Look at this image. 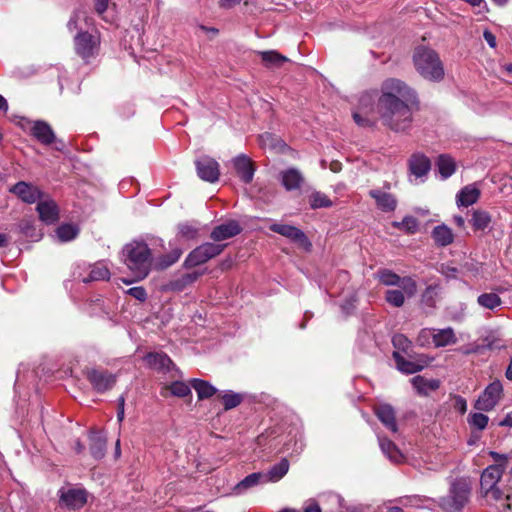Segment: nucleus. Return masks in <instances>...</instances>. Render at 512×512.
<instances>
[{
	"label": "nucleus",
	"instance_id": "1",
	"mask_svg": "<svg viewBox=\"0 0 512 512\" xmlns=\"http://www.w3.org/2000/svg\"><path fill=\"white\" fill-rule=\"evenodd\" d=\"M419 109L417 90L400 78L387 77L378 89L360 94L353 119L361 127H373L378 119L395 133H408Z\"/></svg>",
	"mask_w": 512,
	"mask_h": 512
},
{
	"label": "nucleus",
	"instance_id": "2",
	"mask_svg": "<svg viewBox=\"0 0 512 512\" xmlns=\"http://www.w3.org/2000/svg\"><path fill=\"white\" fill-rule=\"evenodd\" d=\"M125 264L135 276V280L144 279L151 268V250L145 242L132 241L122 251Z\"/></svg>",
	"mask_w": 512,
	"mask_h": 512
},
{
	"label": "nucleus",
	"instance_id": "3",
	"mask_svg": "<svg viewBox=\"0 0 512 512\" xmlns=\"http://www.w3.org/2000/svg\"><path fill=\"white\" fill-rule=\"evenodd\" d=\"M416 71L429 81L438 82L444 78V67L438 54L429 48L418 47L413 54Z\"/></svg>",
	"mask_w": 512,
	"mask_h": 512
},
{
	"label": "nucleus",
	"instance_id": "4",
	"mask_svg": "<svg viewBox=\"0 0 512 512\" xmlns=\"http://www.w3.org/2000/svg\"><path fill=\"white\" fill-rule=\"evenodd\" d=\"M470 490L465 484H453L449 493L440 499L439 505L445 512H460L469 500Z\"/></svg>",
	"mask_w": 512,
	"mask_h": 512
},
{
	"label": "nucleus",
	"instance_id": "5",
	"mask_svg": "<svg viewBox=\"0 0 512 512\" xmlns=\"http://www.w3.org/2000/svg\"><path fill=\"white\" fill-rule=\"evenodd\" d=\"M226 244L206 242L192 250L185 259V265L189 268L206 263L218 256L225 249Z\"/></svg>",
	"mask_w": 512,
	"mask_h": 512
},
{
	"label": "nucleus",
	"instance_id": "6",
	"mask_svg": "<svg viewBox=\"0 0 512 512\" xmlns=\"http://www.w3.org/2000/svg\"><path fill=\"white\" fill-rule=\"evenodd\" d=\"M377 278L385 286H398L403 289L408 298L417 293V283L411 277H400L388 269H382L377 272Z\"/></svg>",
	"mask_w": 512,
	"mask_h": 512
},
{
	"label": "nucleus",
	"instance_id": "7",
	"mask_svg": "<svg viewBox=\"0 0 512 512\" xmlns=\"http://www.w3.org/2000/svg\"><path fill=\"white\" fill-rule=\"evenodd\" d=\"M503 395V386L499 380L490 383L475 402V409L479 411H491L500 401Z\"/></svg>",
	"mask_w": 512,
	"mask_h": 512
},
{
	"label": "nucleus",
	"instance_id": "8",
	"mask_svg": "<svg viewBox=\"0 0 512 512\" xmlns=\"http://www.w3.org/2000/svg\"><path fill=\"white\" fill-rule=\"evenodd\" d=\"M84 375L98 393L112 389L116 383V376L104 369H87Z\"/></svg>",
	"mask_w": 512,
	"mask_h": 512
},
{
	"label": "nucleus",
	"instance_id": "9",
	"mask_svg": "<svg viewBox=\"0 0 512 512\" xmlns=\"http://www.w3.org/2000/svg\"><path fill=\"white\" fill-rule=\"evenodd\" d=\"M74 46L77 55L88 61L97 54L99 40L88 32H80L74 38Z\"/></svg>",
	"mask_w": 512,
	"mask_h": 512
},
{
	"label": "nucleus",
	"instance_id": "10",
	"mask_svg": "<svg viewBox=\"0 0 512 512\" xmlns=\"http://www.w3.org/2000/svg\"><path fill=\"white\" fill-rule=\"evenodd\" d=\"M270 230L288 238L306 250H310L312 246L305 233L295 226L274 223L270 226Z\"/></svg>",
	"mask_w": 512,
	"mask_h": 512
},
{
	"label": "nucleus",
	"instance_id": "11",
	"mask_svg": "<svg viewBox=\"0 0 512 512\" xmlns=\"http://www.w3.org/2000/svg\"><path fill=\"white\" fill-rule=\"evenodd\" d=\"M196 171L199 178L206 182L215 183L220 176L218 162L209 157L203 156L195 161Z\"/></svg>",
	"mask_w": 512,
	"mask_h": 512
},
{
	"label": "nucleus",
	"instance_id": "12",
	"mask_svg": "<svg viewBox=\"0 0 512 512\" xmlns=\"http://www.w3.org/2000/svg\"><path fill=\"white\" fill-rule=\"evenodd\" d=\"M9 191L28 204L35 203L44 196V193L37 186L25 181L16 183Z\"/></svg>",
	"mask_w": 512,
	"mask_h": 512
},
{
	"label": "nucleus",
	"instance_id": "13",
	"mask_svg": "<svg viewBox=\"0 0 512 512\" xmlns=\"http://www.w3.org/2000/svg\"><path fill=\"white\" fill-rule=\"evenodd\" d=\"M58 494L60 505L69 509H79L83 507L87 501L86 493L82 489L61 488Z\"/></svg>",
	"mask_w": 512,
	"mask_h": 512
},
{
	"label": "nucleus",
	"instance_id": "14",
	"mask_svg": "<svg viewBox=\"0 0 512 512\" xmlns=\"http://www.w3.org/2000/svg\"><path fill=\"white\" fill-rule=\"evenodd\" d=\"M241 231L242 228L239 223L235 220H231L216 226L212 230L210 237L213 241L220 242L240 234Z\"/></svg>",
	"mask_w": 512,
	"mask_h": 512
},
{
	"label": "nucleus",
	"instance_id": "15",
	"mask_svg": "<svg viewBox=\"0 0 512 512\" xmlns=\"http://www.w3.org/2000/svg\"><path fill=\"white\" fill-rule=\"evenodd\" d=\"M409 171L416 178H422L428 174L431 169L430 159L422 153H414L408 161Z\"/></svg>",
	"mask_w": 512,
	"mask_h": 512
},
{
	"label": "nucleus",
	"instance_id": "16",
	"mask_svg": "<svg viewBox=\"0 0 512 512\" xmlns=\"http://www.w3.org/2000/svg\"><path fill=\"white\" fill-rule=\"evenodd\" d=\"M30 133L43 145H50L56 139L51 126L47 122L41 120L32 122Z\"/></svg>",
	"mask_w": 512,
	"mask_h": 512
},
{
	"label": "nucleus",
	"instance_id": "17",
	"mask_svg": "<svg viewBox=\"0 0 512 512\" xmlns=\"http://www.w3.org/2000/svg\"><path fill=\"white\" fill-rule=\"evenodd\" d=\"M374 413L387 429L393 433L398 431L395 410L391 405L386 403L379 404L375 406Z\"/></svg>",
	"mask_w": 512,
	"mask_h": 512
},
{
	"label": "nucleus",
	"instance_id": "18",
	"mask_svg": "<svg viewBox=\"0 0 512 512\" xmlns=\"http://www.w3.org/2000/svg\"><path fill=\"white\" fill-rule=\"evenodd\" d=\"M36 210L39 213V218L46 224H52L59 218V209L55 201L51 199L38 200Z\"/></svg>",
	"mask_w": 512,
	"mask_h": 512
},
{
	"label": "nucleus",
	"instance_id": "19",
	"mask_svg": "<svg viewBox=\"0 0 512 512\" xmlns=\"http://www.w3.org/2000/svg\"><path fill=\"white\" fill-rule=\"evenodd\" d=\"M369 196L375 200L377 208L383 212H392L397 207V199L391 193L372 189L369 191Z\"/></svg>",
	"mask_w": 512,
	"mask_h": 512
},
{
	"label": "nucleus",
	"instance_id": "20",
	"mask_svg": "<svg viewBox=\"0 0 512 512\" xmlns=\"http://www.w3.org/2000/svg\"><path fill=\"white\" fill-rule=\"evenodd\" d=\"M234 168L245 183H250L253 179L254 168L251 160L246 155H239L233 160Z\"/></svg>",
	"mask_w": 512,
	"mask_h": 512
},
{
	"label": "nucleus",
	"instance_id": "21",
	"mask_svg": "<svg viewBox=\"0 0 512 512\" xmlns=\"http://www.w3.org/2000/svg\"><path fill=\"white\" fill-rule=\"evenodd\" d=\"M281 182L287 191H292L302 186L304 177L298 169L289 168L281 172Z\"/></svg>",
	"mask_w": 512,
	"mask_h": 512
},
{
	"label": "nucleus",
	"instance_id": "22",
	"mask_svg": "<svg viewBox=\"0 0 512 512\" xmlns=\"http://www.w3.org/2000/svg\"><path fill=\"white\" fill-rule=\"evenodd\" d=\"M144 360L150 368L158 371L169 370L173 365L169 356L163 352L148 353Z\"/></svg>",
	"mask_w": 512,
	"mask_h": 512
},
{
	"label": "nucleus",
	"instance_id": "23",
	"mask_svg": "<svg viewBox=\"0 0 512 512\" xmlns=\"http://www.w3.org/2000/svg\"><path fill=\"white\" fill-rule=\"evenodd\" d=\"M199 276L200 274L197 272L183 274L178 278L170 280L167 284H165L164 288L166 291H183L187 286L194 283Z\"/></svg>",
	"mask_w": 512,
	"mask_h": 512
},
{
	"label": "nucleus",
	"instance_id": "24",
	"mask_svg": "<svg viewBox=\"0 0 512 512\" xmlns=\"http://www.w3.org/2000/svg\"><path fill=\"white\" fill-rule=\"evenodd\" d=\"M393 359L397 369L405 374H414L425 367L424 362L406 360L399 352H393Z\"/></svg>",
	"mask_w": 512,
	"mask_h": 512
},
{
	"label": "nucleus",
	"instance_id": "25",
	"mask_svg": "<svg viewBox=\"0 0 512 512\" xmlns=\"http://www.w3.org/2000/svg\"><path fill=\"white\" fill-rule=\"evenodd\" d=\"M480 194V190L474 185H467L457 194V205L464 207L473 205L478 201Z\"/></svg>",
	"mask_w": 512,
	"mask_h": 512
},
{
	"label": "nucleus",
	"instance_id": "26",
	"mask_svg": "<svg viewBox=\"0 0 512 512\" xmlns=\"http://www.w3.org/2000/svg\"><path fill=\"white\" fill-rule=\"evenodd\" d=\"M289 466V461L283 458L279 463L273 465L267 473H264L263 483L279 481L287 474Z\"/></svg>",
	"mask_w": 512,
	"mask_h": 512
},
{
	"label": "nucleus",
	"instance_id": "27",
	"mask_svg": "<svg viewBox=\"0 0 512 512\" xmlns=\"http://www.w3.org/2000/svg\"><path fill=\"white\" fill-rule=\"evenodd\" d=\"M411 383L420 395H428L431 391L437 390L440 386L439 380L425 379L422 376L413 377Z\"/></svg>",
	"mask_w": 512,
	"mask_h": 512
},
{
	"label": "nucleus",
	"instance_id": "28",
	"mask_svg": "<svg viewBox=\"0 0 512 512\" xmlns=\"http://www.w3.org/2000/svg\"><path fill=\"white\" fill-rule=\"evenodd\" d=\"M257 54L260 56L261 61L267 68H278L283 63L288 62L289 59L275 50L259 51Z\"/></svg>",
	"mask_w": 512,
	"mask_h": 512
},
{
	"label": "nucleus",
	"instance_id": "29",
	"mask_svg": "<svg viewBox=\"0 0 512 512\" xmlns=\"http://www.w3.org/2000/svg\"><path fill=\"white\" fill-rule=\"evenodd\" d=\"M432 238L437 245L445 247L453 242L454 235L448 226L438 225L432 231Z\"/></svg>",
	"mask_w": 512,
	"mask_h": 512
},
{
	"label": "nucleus",
	"instance_id": "30",
	"mask_svg": "<svg viewBox=\"0 0 512 512\" xmlns=\"http://www.w3.org/2000/svg\"><path fill=\"white\" fill-rule=\"evenodd\" d=\"M199 226L195 221L181 222L177 225V237L183 240H194L198 237Z\"/></svg>",
	"mask_w": 512,
	"mask_h": 512
},
{
	"label": "nucleus",
	"instance_id": "31",
	"mask_svg": "<svg viewBox=\"0 0 512 512\" xmlns=\"http://www.w3.org/2000/svg\"><path fill=\"white\" fill-rule=\"evenodd\" d=\"M379 445L382 452L394 463H400L403 455L398 447L388 438H379Z\"/></svg>",
	"mask_w": 512,
	"mask_h": 512
},
{
	"label": "nucleus",
	"instance_id": "32",
	"mask_svg": "<svg viewBox=\"0 0 512 512\" xmlns=\"http://www.w3.org/2000/svg\"><path fill=\"white\" fill-rule=\"evenodd\" d=\"M191 386L195 389L199 400H204L217 395V389L209 382L201 379H192Z\"/></svg>",
	"mask_w": 512,
	"mask_h": 512
},
{
	"label": "nucleus",
	"instance_id": "33",
	"mask_svg": "<svg viewBox=\"0 0 512 512\" xmlns=\"http://www.w3.org/2000/svg\"><path fill=\"white\" fill-rule=\"evenodd\" d=\"M90 452L95 459H102L106 453V438L101 433L90 436Z\"/></svg>",
	"mask_w": 512,
	"mask_h": 512
},
{
	"label": "nucleus",
	"instance_id": "34",
	"mask_svg": "<svg viewBox=\"0 0 512 512\" xmlns=\"http://www.w3.org/2000/svg\"><path fill=\"white\" fill-rule=\"evenodd\" d=\"M433 342L436 347H445L447 345L455 344L457 338L454 330L450 327L439 329L433 334Z\"/></svg>",
	"mask_w": 512,
	"mask_h": 512
},
{
	"label": "nucleus",
	"instance_id": "35",
	"mask_svg": "<svg viewBox=\"0 0 512 512\" xmlns=\"http://www.w3.org/2000/svg\"><path fill=\"white\" fill-rule=\"evenodd\" d=\"M217 398L221 399L223 403V408L225 411L231 410L237 406H239L244 397L240 393H235L233 391H223L217 394Z\"/></svg>",
	"mask_w": 512,
	"mask_h": 512
},
{
	"label": "nucleus",
	"instance_id": "36",
	"mask_svg": "<svg viewBox=\"0 0 512 512\" xmlns=\"http://www.w3.org/2000/svg\"><path fill=\"white\" fill-rule=\"evenodd\" d=\"M263 477H265L264 473L261 472L249 474L234 487L235 493L241 494L247 491L249 488L258 485L259 483H263Z\"/></svg>",
	"mask_w": 512,
	"mask_h": 512
},
{
	"label": "nucleus",
	"instance_id": "37",
	"mask_svg": "<svg viewBox=\"0 0 512 512\" xmlns=\"http://www.w3.org/2000/svg\"><path fill=\"white\" fill-rule=\"evenodd\" d=\"M491 221V215L482 209H475L470 219V223L475 230H485L490 225Z\"/></svg>",
	"mask_w": 512,
	"mask_h": 512
},
{
	"label": "nucleus",
	"instance_id": "38",
	"mask_svg": "<svg viewBox=\"0 0 512 512\" xmlns=\"http://www.w3.org/2000/svg\"><path fill=\"white\" fill-rule=\"evenodd\" d=\"M437 167L443 179H447L456 171L455 160L449 155H440L437 160Z\"/></svg>",
	"mask_w": 512,
	"mask_h": 512
},
{
	"label": "nucleus",
	"instance_id": "39",
	"mask_svg": "<svg viewBox=\"0 0 512 512\" xmlns=\"http://www.w3.org/2000/svg\"><path fill=\"white\" fill-rule=\"evenodd\" d=\"M110 278L109 269L102 263H96L91 267L89 275L83 279V282L108 280Z\"/></svg>",
	"mask_w": 512,
	"mask_h": 512
},
{
	"label": "nucleus",
	"instance_id": "40",
	"mask_svg": "<svg viewBox=\"0 0 512 512\" xmlns=\"http://www.w3.org/2000/svg\"><path fill=\"white\" fill-rule=\"evenodd\" d=\"M259 143L263 148L282 151L285 148V143L276 135L271 133H264L259 136Z\"/></svg>",
	"mask_w": 512,
	"mask_h": 512
},
{
	"label": "nucleus",
	"instance_id": "41",
	"mask_svg": "<svg viewBox=\"0 0 512 512\" xmlns=\"http://www.w3.org/2000/svg\"><path fill=\"white\" fill-rule=\"evenodd\" d=\"M477 303L485 309L494 310L502 304V300L498 294L490 292L480 294Z\"/></svg>",
	"mask_w": 512,
	"mask_h": 512
},
{
	"label": "nucleus",
	"instance_id": "42",
	"mask_svg": "<svg viewBox=\"0 0 512 512\" xmlns=\"http://www.w3.org/2000/svg\"><path fill=\"white\" fill-rule=\"evenodd\" d=\"M79 233V228L74 224H62L56 230V235L61 242L73 240Z\"/></svg>",
	"mask_w": 512,
	"mask_h": 512
},
{
	"label": "nucleus",
	"instance_id": "43",
	"mask_svg": "<svg viewBox=\"0 0 512 512\" xmlns=\"http://www.w3.org/2000/svg\"><path fill=\"white\" fill-rule=\"evenodd\" d=\"M407 297L406 293L403 289H390L385 292V300L388 304L393 307H402L405 303V298Z\"/></svg>",
	"mask_w": 512,
	"mask_h": 512
},
{
	"label": "nucleus",
	"instance_id": "44",
	"mask_svg": "<svg viewBox=\"0 0 512 512\" xmlns=\"http://www.w3.org/2000/svg\"><path fill=\"white\" fill-rule=\"evenodd\" d=\"M438 296L439 287L437 285H430L422 293L421 302L427 307L434 308L436 306Z\"/></svg>",
	"mask_w": 512,
	"mask_h": 512
},
{
	"label": "nucleus",
	"instance_id": "45",
	"mask_svg": "<svg viewBox=\"0 0 512 512\" xmlns=\"http://www.w3.org/2000/svg\"><path fill=\"white\" fill-rule=\"evenodd\" d=\"M309 201L310 206L313 209L327 208L332 206V201L324 193L321 192H313L309 197Z\"/></svg>",
	"mask_w": 512,
	"mask_h": 512
},
{
	"label": "nucleus",
	"instance_id": "46",
	"mask_svg": "<svg viewBox=\"0 0 512 512\" xmlns=\"http://www.w3.org/2000/svg\"><path fill=\"white\" fill-rule=\"evenodd\" d=\"M393 226L406 232L414 233L418 228V222L414 217L407 216L401 222H393Z\"/></svg>",
	"mask_w": 512,
	"mask_h": 512
},
{
	"label": "nucleus",
	"instance_id": "47",
	"mask_svg": "<svg viewBox=\"0 0 512 512\" xmlns=\"http://www.w3.org/2000/svg\"><path fill=\"white\" fill-rule=\"evenodd\" d=\"M488 421V416L482 413H473L468 417V423L478 430H484L488 424Z\"/></svg>",
	"mask_w": 512,
	"mask_h": 512
},
{
	"label": "nucleus",
	"instance_id": "48",
	"mask_svg": "<svg viewBox=\"0 0 512 512\" xmlns=\"http://www.w3.org/2000/svg\"><path fill=\"white\" fill-rule=\"evenodd\" d=\"M169 389L172 395L177 397H186L191 394V389L188 384L182 381H175L170 386Z\"/></svg>",
	"mask_w": 512,
	"mask_h": 512
},
{
	"label": "nucleus",
	"instance_id": "49",
	"mask_svg": "<svg viewBox=\"0 0 512 512\" xmlns=\"http://www.w3.org/2000/svg\"><path fill=\"white\" fill-rule=\"evenodd\" d=\"M181 254H182V251L180 249H174L168 255L163 256L159 262L160 268L165 269V268H168L169 266L173 265L174 263H176L179 260Z\"/></svg>",
	"mask_w": 512,
	"mask_h": 512
},
{
	"label": "nucleus",
	"instance_id": "50",
	"mask_svg": "<svg viewBox=\"0 0 512 512\" xmlns=\"http://www.w3.org/2000/svg\"><path fill=\"white\" fill-rule=\"evenodd\" d=\"M396 349L406 352L411 347V341L403 334H396L392 339Z\"/></svg>",
	"mask_w": 512,
	"mask_h": 512
},
{
	"label": "nucleus",
	"instance_id": "51",
	"mask_svg": "<svg viewBox=\"0 0 512 512\" xmlns=\"http://www.w3.org/2000/svg\"><path fill=\"white\" fill-rule=\"evenodd\" d=\"M489 455L492 457V459L496 462L495 464H492L491 466H498V468H502V471L506 470L509 456L507 454H500L495 451H490Z\"/></svg>",
	"mask_w": 512,
	"mask_h": 512
},
{
	"label": "nucleus",
	"instance_id": "52",
	"mask_svg": "<svg viewBox=\"0 0 512 512\" xmlns=\"http://www.w3.org/2000/svg\"><path fill=\"white\" fill-rule=\"evenodd\" d=\"M127 293L139 301H145L147 298L146 290L140 286L130 288Z\"/></svg>",
	"mask_w": 512,
	"mask_h": 512
},
{
	"label": "nucleus",
	"instance_id": "53",
	"mask_svg": "<svg viewBox=\"0 0 512 512\" xmlns=\"http://www.w3.org/2000/svg\"><path fill=\"white\" fill-rule=\"evenodd\" d=\"M454 408L459 411L461 414H464L467 411V402L461 396L455 397Z\"/></svg>",
	"mask_w": 512,
	"mask_h": 512
},
{
	"label": "nucleus",
	"instance_id": "54",
	"mask_svg": "<svg viewBox=\"0 0 512 512\" xmlns=\"http://www.w3.org/2000/svg\"><path fill=\"white\" fill-rule=\"evenodd\" d=\"M125 397L121 395L118 399V412H117V420L119 423H121L124 420L125 417Z\"/></svg>",
	"mask_w": 512,
	"mask_h": 512
},
{
	"label": "nucleus",
	"instance_id": "55",
	"mask_svg": "<svg viewBox=\"0 0 512 512\" xmlns=\"http://www.w3.org/2000/svg\"><path fill=\"white\" fill-rule=\"evenodd\" d=\"M483 37L491 48L496 47V37L491 31L485 30L483 33Z\"/></svg>",
	"mask_w": 512,
	"mask_h": 512
},
{
	"label": "nucleus",
	"instance_id": "56",
	"mask_svg": "<svg viewBox=\"0 0 512 512\" xmlns=\"http://www.w3.org/2000/svg\"><path fill=\"white\" fill-rule=\"evenodd\" d=\"M109 0H95V11L98 14H103L108 8Z\"/></svg>",
	"mask_w": 512,
	"mask_h": 512
},
{
	"label": "nucleus",
	"instance_id": "57",
	"mask_svg": "<svg viewBox=\"0 0 512 512\" xmlns=\"http://www.w3.org/2000/svg\"><path fill=\"white\" fill-rule=\"evenodd\" d=\"M32 228V225L29 221H22L19 224V229L22 233H24L26 236H30L29 230Z\"/></svg>",
	"mask_w": 512,
	"mask_h": 512
},
{
	"label": "nucleus",
	"instance_id": "58",
	"mask_svg": "<svg viewBox=\"0 0 512 512\" xmlns=\"http://www.w3.org/2000/svg\"><path fill=\"white\" fill-rule=\"evenodd\" d=\"M241 0H220V6L223 8H231L236 4H239Z\"/></svg>",
	"mask_w": 512,
	"mask_h": 512
},
{
	"label": "nucleus",
	"instance_id": "59",
	"mask_svg": "<svg viewBox=\"0 0 512 512\" xmlns=\"http://www.w3.org/2000/svg\"><path fill=\"white\" fill-rule=\"evenodd\" d=\"M304 512H321V509L317 503L311 502L305 507Z\"/></svg>",
	"mask_w": 512,
	"mask_h": 512
},
{
	"label": "nucleus",
	"instance_id": "60",
	"mask_svg": "<svg viewBox=\"0 0 512 512\" xmlns=\"http://www.w3.org/2000/svg\"><path fill=\"white\" fill-rule=\"evenodd\" d=\"M430 335V332L428 330H422L418 336V342L421 344V345H424L425 343V340L428 339Z\"/></svg>",
	"mask_w": 512,
	"mask_h": 512
},
{
	"label": "nucleus",
	"instance_id": "61",
	"mask_svg": "<svg viewBox=\"0 0 512 512\" xmlns=\"http://www.w3.org/2000/svg\"><path fill=\"white\" fill-rule=\"evenodd\" d=\"M500 426L511 427L512 426V415L508 414L500 423Z\"/></svg>",
	"mask_w": 512,
	"mask_h": 512
},
{
	"label": "nucleus",
	"instance_id": "62",
	"mask_svg": "<svg viewBox=\"0 0 512 512\" xmlns=\"http://www.w3.org/2000/svg\"><path fill=\"white\" fill-rule=\"evenodd\" d=\"M67 28L70 30V31H73L74 29L77 28V18L75 16L71 17L70 20L68 21L67 23Z\"/></svg>",
	"mask_w": 512,
	"mask_h": 512
},
{
	"label": "nucleus",
	"instance_id": "63",
	"mask_svg": "<svg viewBox=\"0 0 512 512\" xmlns=\"http://www.w3.org/2000/svg\"><path fill=\"white\" fill-rule=\"evenodd\" d=\"M505 376L508 380H512V357L510 358V362L506 369Z\"/></svg>",
	"mask_w": 512,
	"mask_h": 512
},
{
	"label": "nucleus",
	"instance_id": "64",
	"mask_svg": "<svg viewBox=\"0 0 512 512\" xmlns=\"http://www.w3.org/2000/svg\"><path fill=\"white\" fill-rule=\"evenodd\" d=\"M8 237L6 234L0 233V247H6L8 245Z\"/></svg>",
	"mask_w": 512,
	"mask_h": 512
}]
</instances>
